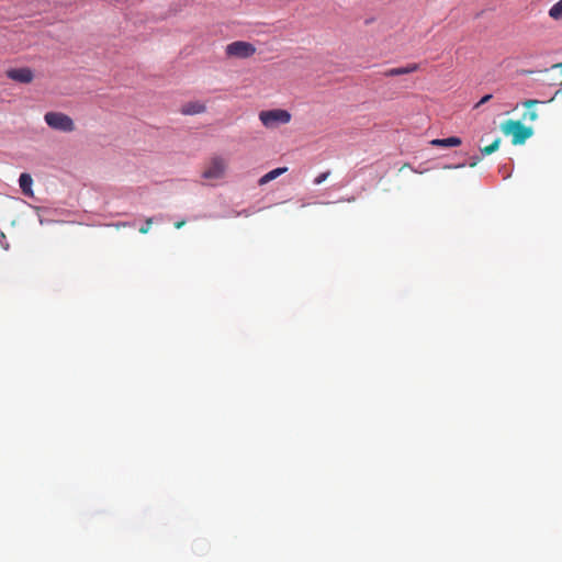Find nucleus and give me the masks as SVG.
I'll use <instances>...</instances> for the list:
<instances>
[{
	"label": "nucleus",
	"mask_w": 562,
	"mask_h": 562,
	"mask_svg": "<svg viewBox=\"0 0 562 562\" xmlns=\"http://www.w3.org/2000/svg\"><path fill=\"white\" fill-rule=\"evenodd\" d=\"M45 123L53 130L69 133L75 130L72 119L61 112H47L44 115Z\"/></svg>",
	"instance_id": "3"
},
{
	"label": "nucleus",
	"mask_w": 562,
	"mask_h": 562,
	"mask_svg": "<svg viewBox=\"0 0 562 562\" xmlns=\"http://www.w3.org/2000/svg\"><path fill=\"white\" fill-rule=\"evenodd\" d=\"M330 175V171H325V172H322L319 173L315 179H314V183L315 184H321L322 182H324Z\"/></svg>",
	"instance_id": "16"
},
{
	"label": "nucleus",
	"mask_w": 562,
	"mask_h": 562,
	"mask_svg": "<svg viewBox=\"0 0 562 562\" xmlns=\"http://www.w3.org/2000/svg\"><path fill=\"white\" fill-rule=\"evenodd\" d=\"M538 103H542V102L539 100H532V99L526 100L525 102H522L524 106L527 109V111L522 115V121L533 122L538 119V112L535 109H532Z\"/></svg>",
	"instance_id": "9"
},
{
	"label": "nucleus",
	"mask_w": 562,
	"mask_h": 562,
	"mask_svg": "<svg viewBox=\"0 0 562 562\" xmlns=\"http://www.w3.org/2000/svg\"><path fill=\"white\" fill-rule=\"evenodd\" d=\"M549 15L553 20H561L562 19V0H559L557 3H554L551 9L549 10Z\"/></svg>",
	"instance_id": "13"
},
{
	"label": "nucleus",
	"mask_w": 562,
	"mask_h": 562,
	"mask_svg": "<svg viewBox=\"0 0 562 562\" xmlns=\"http://www.w3.org/2000/svg\"><path fill=\"white\" fill-rule=\"evenodd\" d=\"M225 53L229 57L249 58L256 53V47L249 42L236 41L226 46Z\"/></svg>",
	"instance_id": "5"
},
{
	"label": "nucleus",
	"mask_w": 562,
	"mask_h": 562,
	"mask_svg": "<svg viewBox=\"0 0 562 562\" xmlns=\"http://www.w3.org/2000/svg\"><path fill=\"white\" fill-rule=\"evenodd\" d=\"M553 67H554V68H562V63H560V64H555Z\"/></svg>",
	"instance_id": "19"
},
{
	"label": "nucleus",
	"mask_w": 562,
	"mask_h": 562,
	"mask_svg": "<svg viewBox=\"0 0 562 562\" xmlns=\"http://www.w3.org/2000/svg\"><path fill=\"white\" fill-rule=\"evenodd\" d=\"M205 111H206V105L201 101L187 102L180 109V112L183 115H195V114L204 113Z\"/></svg>",
	"instance_id": "7"
},
{
	"label": "nucleus",
	"mask_w": 562,
	"mask_h": 562,
	"mask_svg": "<svg viewBox=\"0 0 562 562\" xmlns=\"http://www.w3.org/2000/svg\"><path fill=\"white\" fill-rule=\"evenodd\" d=\"M502 139L497 137L491 145L481 148L482 155H491L496 151L501 145Z\"/></svg>",
	"instance_id": "14"
},
{
	"label": "nucleus",
	"mask_w": 562,
	"mask_h": 562,
	"mask_svg": "<svg viewBox=\"0 0 562 562\" xmlns=\"http://www.w3.org/2000/svg\"><path fill=\"white\" fill-rule=\"evenodd\" d=\"M291 113L283 109L265 110L259 113V120L267 128H276L291 121Z\"/></svg>",
	"instance_id": "2"
},
{
	"label": "nucleus",
	"mask_w": 562,
	"mask_h": 562,
	"mask_svg": "<svg viewBox=\"0 0 562 562\" xmlns=\"http://www.w3.org/2000/svg\"><path fill=\"white\" fill-rule=\"evenodd\" d=\"M7 77L10 78L11 80H14V81H18L21 83H30L33 80L34 75L30 68L23 67V68L9 69L7 71Z\"/></svg>",
	"instance_id": "6"
},
{
	"label": "nucleus",
	"mask_w": 562,
	"mask_h": 562,
	"mask_svg": "<svg viewBox=\"0 0 562 562\" xmlns=\"http://www.w3.org/2000/svg\"><path fill=\"white\" fill-rule=\"evenodd\" d=\"M19 184H20L21 191L24 195H26L29 198L33 196V190H32L33 179L30 173H26V172L21 173V176L19 178Z\"/></svg>",
	"instance_id": "10"
},
{
	"label": "nucleus",
	"mask_w": 562,
	"mask_h": 562,
	"mask_svg": "<svg viewBox=\"0 0 562 562\" xmlns=\"http://www.w3.org/2000/svg\"><path fill=\"white\" fill-rule=\"evenodd\" d=\"M502 132L505 135H512L513 145H521L533 134L530 126H525L521 121L507 120L502 123Z\"/></svg>",
	"instance_id": "1"
},
{
	"label": "nucleus",
	"mask_w": 562,
	"mask_h": 562,
	"mask_svg": "<svg viewBox=\"0 0 562 562\" xmlns=\"http://www.w3.org/2000/svg\"><path fill=\"white\" fill-rule=\"evenodd\" d=\"M288 171V168L286 167H279V168H276L269 172H267L266 175H263L258 183L259 186H265L267 184L268 182L277 179L278 177H280L281 175L285 173Z\"/></svg>",
	"instance_id": "12"
},
{
	"label": "nucleus",
	"mask_w": 562,
	"mask_h": 562,
	"mask_svg": "<svg viewBox=\"0 0 562 562\" xmlns=\"http://www.w3.org/2000/svg\"><path fill=\"white\" fill-rule=\"evenodd\" d=\"M476 164H477V160L470 162V167H474V166H476Z\"/></svg>",
	"instance_id": "20"
},
{
	"label": "nucleus",
	"mask_w": 562,
	"mask_h": 562,
	"mask_svg": "<svg viewBox=\"0 0 562 562\" xmlns=\"http://www.w3.org/2000/svg\"><path fill=\"white\" fill-rule=\"evenodd\" d=\"M184 224H186V221H179V222H177V223L175 224V227L179 229V228H181Z\"/></svg>",
	"instance_id": "18"
},
{
	"label": "nucleus",
	"mask_w": 562,
	"mask_h": 562,
	"mask_svg": "<svg viewBox=\"0 0 562 562\" xmlns=\"http://www.w3.org/2000/svg\"><path fill=\"white\" fill-rule=\"evenodd\" d=\"M227 169V160L221 156H213L202 172V177L207 180L222 179Z\"/></svg>",
	"instance_id": "4"
},
{
	"label": "nucleus",
	"mask_w": 562,
	"mask_h": 562,
	"mask_svg": "<svg viewBox=\"0 0 562 562\" xmlns=\"http://www.w3.org/2000/svg\"><path fill=\"white\" fill-rule=\"evenodd\" d=\"M151 225H153V218H151V217H148V218L145 221V224L139 228V233H140V234H147V233L150 231Z\"/></svg>",
	"instance_id": "15"
},
{
	"label": "nucleus",
	"mask_w": 562,
	"mask_h": 562,
	"mask_svg": "<svg viewBox=\"0 0 562 562\" xmlns=\"http://www.w3.org/2000/svg\"><path fill=\"white\" fill-rule=\"evenodd\" d=\"M492 99V94H486L484 95L476 104L474 108H479L481 106L482 104L488 102L490 100Z\"/></svg>",
	"instance_id": "17"
},
{
	"label": "nucleus",
	"mask_w": 562,
	"mask_h": 562,
	"mask_svg": "<svg viewBox=\"0 0 562 562\" xmlns=\"http://www.w3.org/2000/svg\"><path fill=\"white\" fill-rule=\"evenodd\" d=\"M418 69H419V65L416 63H413V64H408L405 67H396V68L387 69L383 72V75L385 77H395V76L412 74V72L417 71Z\"/></svg>",
	"instance_id": "8"
},
{
	"label": "nucleus",
	"mask_w": 562,
	"mask_h": 562,
	"mask_svg": "<svg viewBox=\"0 0 562 562\" xmlns=\"http://www.w3.org/2000/svg\"><path fill=\"white\" fill-rule=\"evenodd\" d=\"M462 144V140L460 137L451 136L448 138H435L430 140V145L435 147H457Z\"/></svg>",
	"instance_id": "11"
}]
</instances>
